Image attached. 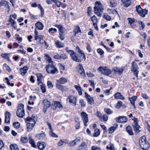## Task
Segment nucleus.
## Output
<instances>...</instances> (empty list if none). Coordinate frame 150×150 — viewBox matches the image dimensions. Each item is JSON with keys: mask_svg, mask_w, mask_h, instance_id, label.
Masks as SVG:
<instances>
[{"mask_svg": "<svg viewBox=\"0 0 150 150\" xmlns=\"http://www.w3.org/2000/svg\"><path fill=\"white\" fill-rule=\"evenodd\" d=\"M27 123V131H30L35 125L37 120V117L34 115H32L30 117H28L25 119Z\"/></svg>", "mask_w": 150, "mask_h": 150, "instance_id": "1", "label": "nucleus"}, {"mask_svg": "<svg viewBox=\"0 0 150 150\" xmlns=\"http://www.w3.org/2000/svg\"><path fill=\"white\" fill-rule=\"evenodd\" d=\"M139 144L141 147L144 150H147L149 147V144L146 140L145 136L141 137L139 140Z\"/></svg>", "mask_w": 150, "mask_h": 150, "instance_id": "2", "label": "nucleus"}, {"mask_svg": "<svg viewBox=\"0 0 150 150\" xmlns=\"http://www.w3.org/2000/svg\"><path fill=\"white\" fill-rule=\"evenodd\" d=\"M103 10L102 5L100 2L97 1L95 3L94 7V12L98 16L100 17L101 16V12Z\"/></svg>", "mask_w": 150, "mask_h": 150, "instance_id": "3", "label": "nucleus"}, {"mask_svg": "<svg viewBox=\"0 0 150 150\" xmlns=\"http://www.w3.org/2000/svg\"><path fill=\"white\" fill-rule=\"evenodd\" d=\"M46 71L48 73L54 74L58 72L57 69L53 65V62L49 63L46 66Z\"/></svg>", "mask_w": 150, "mask_h": 150, "instance_id": "4", "label": "nucleus"}, {"mask_svg": "<svg viewBox=\"0 0 150 150\" xmlns=\"http://www.w3.org/2000/svg\"><path fill=\"white\" fill-rule=\"evenodd\" d=\"M16 114L18 116L23 118L25 115V112L24 109V105L23 104H20L18 106Z\"/></svg>", "mask_w": 150, "mask_h": 150, "instance_id": "5", "label": "nucleus"}, {"mask_svg": "<svg viewBox=\"0 0 150 150\" xmlns=\"http://www.w3.org/2000/svg\"><path fill=\"white\" fill-rule=\"evenodd\" d=\"M98 70L100 71L102 74H104L107 76H108L111 74V71L107 67H100L97 69Z\"/></svg>", "mask_w": 150, "mask_h": 150, "instance_id": "6", "label": "nucleus"}, {"mask_svg": "<svg viewBox=\"0 0 150 150\" xmlns=\"http://www.w3.org/2000/svg\"><path fill=\"white\" fill-rule=\"evenodd\" d=\"M131 71L133 72L134 75L136 77H138V74L139 73L138 69L139 67L137 64L134 62H133L132 63Z\"/></svg>", "mask_w": 150, "mask_h": 150, "instance_id": "7", "label": "nucleus"}, {"mask_svg": "<svg viewBox=\"0 0 150 150\" xmlns=\"http://www.w3.org/2000/svg\"><path fill=\"white\" fill-rule=\"evenodd\" d=\"M132 119L134 121V123L132 125L134 130L136 133H138L140 132L139 128H140L138 124V120L135 117H134L133 118H132Z\"/></svg>", "mask_w": 150, "mask_h": 150, "instance_id": "8", "label": "nucleus"}, {"mask_svg": "<svg viewBox=\"0 0 150 150\" xmlns=\"http://www.w3.org/2000/svg\"><path fill=\"white\" fill-rule=\"evenodd\" d=\"M77 100V97L74 96H69L67 99V100L71 104L75 106L76 105V101Z\"/></svg>", "mask_w": 150, "mask_h": 150, "instance_id": "9", "label": "nucleus"}, {"mask_svg": "<svg viewBox=\"0 0 150 150\" xmlns=\"http://www.w3.org/2000/svg\"><path fill=\"white\" fill-rule=\"evenodd\" d=\"M42 103L44 105L43 111L44 113H45L47 111V109L50 107L51 104L50 102L47 99L43 100Z\"/></svg>", "mask_w": 150, "mask_h": 150, "instance_id": "10", "label": "nucleus"}, {"mask_svg": "<svg viewBox=\"0 0 150 150\" xmlns=\"http://www.w3.org/2000/svg\"><path fill=\"white\" fill-rule=\"evenodd\" d=\"M72 59L77 62H81V61L80 57L76 53L73 51L70 54Z\"/></svg>", "mask_w": 150, "mask_h": 150, "instance_id": "11", "label": "nucleus"}, {"mask_svg": "<svg viewBox=\"0 0 150 150\" xmlns=\"http://www.w3.org/2000/svg\"><path fill=\"white\" fill-rule=\"evenodd\" d=\"M82 119L83 122L85 126H87V123L88 122V115L85 112H82L81 113Z\"/></svg>", "mask_w": 150, "mask_h": 150, "instance_id": "12", "label": "nucleus"}, {"mask_svg": "<svg viewBox=\"0 0 150 150\" xmlns=\"http://www.w3.org/2000/svg\"><path fill=\"white\" fill-rule=\"evenodd\" d=\"M78 72L81 77L84 78L85 77L86 74L84 71L83 67L81 64H79L78 67Z\"/></svg>", "mask_w": 150, "mask_h": 150, "instance_id": "13", "label": "nucleus"}, {"mask_svg": "<svg viewBox=\"0 0 150 150\" xmlns=\"http://www.w3.org/2000/svg\"><path fill=\"white\" fill-rule=\"evenodd\" d=\"M85 97L87 99L88 103L91 105L94 103V100L93 97H91L90 96L85 92Z\"/></svg>", "mask_w": 150, "mask_h": 150, "instance_id": "14", "label": "nucleus"}, {"mask_svg": "<svg viewBox=\"0 0 150 150\" xmlns=\"http://www.w3.org/2000/svg\"><path fill=\"white\" fill-rule=\"evenodd\" d=\"M116 121L118 122H125L127 121V119L125 116H119L115 118Z\"/></svg>", "mask_w": 150, "mask_h": 150, "instance_id": "15", "label": "nucleus"}, {"mask_svg": "<svg viewBox=\"0 0 150 150\" xmlns=\"http://www.w3.org/2000/svg\"><path fill=\"white\" fill-rule=\"evenodd\" d=\"M11 114L9 112L6 111L5 113V119L4 122L6 123H10V118Z\"/></svg>", "mask_w": 150, "mask_h": 150, "instance_id": "16", "label": "nucleus"}, {"mask_svg": "<svg viewBox=\"0 0 150 150\" xmlns=\"http://www.w3.org/2000/svg\"><path fill=\"white\" fill-rule=\"evenodd\" d=\"M37 146L39 149L41 150H43L45 147L46 145L44 142H38Z\"/></svg>", "mask_w": 150, "mask_h": 150, "instance_id": "17", "label": "nucleus"}, {"mask_svg": "<svg viewBox=\"0 0 150 150\" xmlns=\"http://www.w3.org/2000/svg\"><path fill=\"white\" fill-rule=\"evenodd\" d=\"M2 6H4L6 8H8V11L10 10V7L8 5V2L6 1H1L0 2V7Z\"/></svg>", "mask_w": 150, "mask_h": 150, "instance_id": "18", "label": "nucleus"}, {"mask_svg": "<svg viewBox=\"0 0 150 150\" xmlns=\"http://www.w3.org/2000/svg\"><path fill=\"white\" fill-rule=\"evenodd\" d=\"M56 47L58 48L63 47L64 46V44L59 40L56 41L55 43Z\"/></svg>", "mask_w": 150, "mask_h": 150, "instance_id": "19", "label": "nucleus"}, {"mask_svg": "<svg viewBox=\"0 0 150 150\" xmlns=\"http://www.w3.org/2000/svg\"><path fill=\"white\" fill-rule=\"evenodd\" d=\"M8 21L11 25L14 28V29H16L17 28V25H16V22L11 17H10Z\"/></svg>", "mask_w": 150, "mask_h": 150, "instance_id": "20", "label": "nucleus"}, {"mask_svg": "<svg viewBox=\"0 0 150 150\" xmlns=\"http://www.w3.org/2000/svg\"><path fill=\"white\" fill-rule=\"evenodd\" d=\"M76 50L81 55V56L84 59H86L85 55L82 51L80 50L79 47L78 46H77L76 48Z\"/></svg>", "mask_w": 150, "mask_h": 150, "instance_id": "21", "label": "nucleus"}, {"mask_svg": "<svg viewBox=\"0 0 150 150\" xmlns=\"http://www.w3.org/2000/svg\"><path fill=\"white\" fill-rule=\"evenodd\" d=\"M115 98L117 99H120L121 100H123L125 99L124 98L119 92L116 93L114 95Z\"/></svg>", "mask_w": 150, "mask_h": 150, "instance_id": "22", "label": "nucleus"}, {"mask_svg": "<svg viewBox=\"0 0 150 150\" xmlns=\"http://www.w3.org/2000/svg\"><path fill=\"white\" fill-rule=\"evenodd\" d=\"M117 4V2L115 0H111L109 2V5L111 7H115Z\"/></svg>", "mask_w": 150, "mask_h": 150, "instance_id": "23", "label": "nucleus"}, {"mask_svg": "<svg viewBox=\"0 0 150 150\" xmlns=\"http://www.w3.org/2000/svg\"><path fill=\"white\" fill-rule=\"evenodd\" d=\"M54 106H55L54 108H53L54 109H56L57 108H60L63 107L60 102L57 101L54 102Z\"/></svg>", "mask_w": 150, "mask_h": 150, "instance_id": "24", "label": "nucleus"}, {"mask_svg": "<svg viewBox=\"0 0 150 150\" xmlns=\"http://www.w3.org/2000/svg\"><path fill=\"white\" fill-rule=\"evenodd\" d=\"M122 2L124 6L127 7L129 6L131 4L130 0H122Z\"/></svg>", "mask_w": 150, "mask_h": 150, "instance_id": "25", "label": "nucleus"}, {"mask_svg": "<svg viewBox=\"0 0 150 150\" xmlns=\"http://www.w3.org/2000/svg\"><path fill=\"white\" fill-rule=\"evenodd\" d=\"M28 68L26 67H24L23 68L20 69V74L22 76L24 75L27 72Z\"/></svg>", "mask_w": 150, "mask_h": 150, "instance_id": "26", "label": "nucleus"}, {"mask_svg": "<svg viewBox=\"0 0 150 150\" xmlns=\"http://www.w3.org/2000/svg\"><path fill=\"white\" fill-rule=\"evenodd\" d=\"M137 97L136 96H134L132 98H129V100H130L131 104L134 106V109H135V108L134 101H135V100L137 99Z\"/></svg>", "mask_w": 150, "mask_h": 150, "instance_id": "27", "label": "nucleus"}, {"mask_svg": "<svg viewBox=\"0 0 150 150\" xmlns=\"http://www.w3.org/2000/svg\"><path fill=\"white\" fill-rule=\"evenodd\" d=\"M74 87L76 90L78 91L79 94V95H81L82 94V89L80 86L79 85H75Z\"/></svg>", "mask_w": 150, "mask_h": 150, "instance_id": "28", "label": "nucleus"}, {"mask_svg": "<svg viewBox=\"0 0 150 150\" xmlns=\"http://www.w3.org/2000/svg\"><path fill=\"white\" fill-rule=\"evenodd\" d=\"M57 81L59 84H64L67 82V80L64 77H61L59 80H57Z\"/></svg>", "mask_w": 150, "mask_h": 150, "instance_id": "29", "label": "nucleus"}, {"mask_svg": "<svg viewBox=\"0 0 150 150\" xmlns=\"http://www.w3.org/2000/svg\"><path fill=\"white\" fill-rule=\"evenodd\" d=\"M36 137L39 139H43L45 138V135L44 133H42L36 134Z\"/></svg>", "mask_w": 150, "mask_h": 150, "instance_id": "30", "label": "nucleus"}, {"mask_svg": "<svg viewBox=\"0 0 150 150\" xmlns=\"http://www.w3.org/2000/svg\"><path fill=\"white\" fill-rule=\"evenodd\" d=\"M55 27L58 28L59 33L64 32V27L61 25L55 24L54 25Z\"/></svg>", "mask_w": 150, "mask_h": 150, "instance_id": "31", "label": "nucleus"}, {"mask_svg": "<svg viewBox=\"0 0 150 150\" xmlns=\"http://www.w3.org/2000/svg\"><path fill=\"white\" fill-rule=\"evenodd\" d=\"M10 148L11 150H19L17 145L15 144L10 145Z\"/></svg>", "mask_w": 150, "mask_h": 150, "instance_id": "32", "label": "nucleus"}, {"mask_svg": "<svg viewBox=\"0 0 150 150\" xmlns=\"http://www.w3.org/2000/svg\"><path fill=\"white\" fill-rule=\"evenodd\" d=\"M35 26L39 30L42 29L43 27L42 24L40 22H38L35 24Z\"/></svg>", "mask_w": 150, "mask_h": 150, "instance_id": "33", "label": "nucleus"}, {"mask_svg": "<svg viewBox=\"0 0 150 150\" xmlns=\"http://www.w3.org/2000/svg\"><path fill=\"white\" fill-rule=\"evenodd\" d=\"M88 146L86 142H82L79 147H80L81 149H84L87 148Z\"/></svg>", "mask_w": 150, "mask_h": 150, "instance_id": "34", "label": "nucleus"}, {"mask_svg": "<svg viewBox=\"0 0 150 150\" xmlns=\"http://www.w3.org/2000/svg\"><path fill=\"white\" fill-rule=\"evenodd\" d=\"M126 129L127 132L129 135H132L133 134L132 129L131 127L128 126L126 127Z\"/></svg>", "mask_w": 150, "mask_h": 150, "instance_id": "35", "label": "nucleus"}, {"mask_svg": "<svg viewBox=\"0 0 150 150\" xmlns=\"http://www.w3.org/2000/svg\"><path fill=\"white\" fill-rule=\"evenodd\" d=\"M142 14H141L142 15H139L140 16H141L142 17H144L146 14H147L148 10L146 9H142V11H140Z\"/></svg>", "mask_w": 150, "mask_h": 150, "instance_id": "36", "label": "nucleus"}, {"mask_svg": "<svg viewBox=\"0 0 150 150\" xmlns=\"http://www.w3.org/2000/svg\"><path fill=\"white\" fill-rule=\"evenodd\" d=\"M28 140L30 143L31 145V146L33 147H36V145L35 142L30 137H29Z\"/></svg>", "mask_w": 150, "mask_h": 150, "instance_id": "37", "label": "nucleus"}, {"mask_svg": "<svg viewBox=\"0 0 150 150\" xmlns=\"http://www.w3.org/2000/svg\"><path fill=\"white\" fill-rule=\"evenodd\" d=\"M81 30L79 26H76L74 30V32L75 33L74 36H76V34L77 33H81Z\"/></svg>", "mask_w": 150, "mask_h": 150, "instance_id": "38", "label": "nucleus"}, {"mask_svg": "<svg viewBox=\"0 0 150 150\" xmlns=\"http://www.w3.org/2000/svg\"><path fill=\"white\" fill-rule=\"evenodd\" d=\"M138 23L139 24L140 29L143 30L145 27V25L144 23L141 21H139Z\"/></svg>", "mask_w": 150, "mask_h": 150, "instance_id": "39", "label": "nucleus"}, {"mask_svg": "<svg viewBox=\"0 0 150 150\" xmlns=\"http://www.w3.org/2000/svg\"><path fill=\"white\" fill-rule=\"evenodd\" d=\"M136 11L138 13L139 15H142L141 14H142V13H141L140 11H142V9L141 8L140 5L136 6Z\"/></svg>", "mask_w": 150, "mask_h": 150, "instance_id": "40", "label": "nucleus"}, {"mask_svg": "<svg viewBox=\"0 0 150 150\" xmlns=\"http://www.w3.org/2000/svg\"><path fill=\"white\" fill-rule=\"evenodd\" d=\"M100 134V131L99 129H95L94 133L93 134L94 137H97Z\"/></svg>", "mask_w": 150, "mask_h": 150, "instance_id": "41", "label": "nucleus"}, {"mask_svg": "<svg viewBox=\"0 0 150 150\" xmlns=\"http://www.w3.org/2000/svg\"><path fill=\"white\" fill-rule=\"evenodd\" d=\"M116 127L112 126L109 128L108 129L109 133L112 134L115 130L116 129Z\"/></svg>", "mask_w": 150, "mask_h": 150, "instance_id": "42", "label": "nucleus"}, {"mask_svg": "<svg viewBox=\"0 0 150 150\" xmlns=\"http://www.w3.org/2000/svg\"><path fill=\"white\" fill-rule=\"evenodd\" d=\"M21 141L24 143H26L28 142L27 137H22L21 139Z\"/></svg>", "mask_w": 150, "mask_h": 150, "instance_id": "43", "label": "nucleus"}, {"mask_svg": "<svg viewBox=\"0 0 150 150\" xmlns=\"http://www.w3.org/2000/svg\"><path fill=\"white\" fill-rule=\"evenodd\" d=\"M59 37L62 40H63L64 39L65 35L64 32L59 33Z\"/></svg>", "mask_w": 150, "mask_h": 150, "instance_id": "44", "label": "nucleus"}, {"mask_svg": "<svg viewBox=\"0 0 150 150\" xmlns=\"http://www.w3.org/2000/svg\"><path fill=\"white\" fill-rule=\"evenodd\" d=\"M91 20L93 22V24H95V23H97V20L96 17L95 16H93L91 17Z\"/></svg>", "mask_w": 150, "mask_h": 150, "instance_id": "45", "label": "nucleus"}, {"mask_svg": "<svg viewBox=\"0 0 150 150\" xmlns=\"http://www.w3.org/2000/svg\"><path fill=\"white\" fill-rule=\"evenodd\" d=\"M40 86L42 93H45L46 92V86L44 84H41Z\"/></svg>", "mask_w": 150, "mask_h": 150, "instance_id": "46", "label": "nucleus"}, {"mask_svg": "<svg viewBox=\"0 0 150 150\" xmlns=\"http://www.w3.org/2000/svg\"><path fill=\"white\" fill-rule=\"evenodd\" d=\"M103 17L106 20L109 21L111 19V17L108 15L107 13H104Z\"/></svg>", "mask_w": 150, "mask_h": 150, "instance_id": "47", "label": "nucleus"}, {"mask_svg": "<svg viewBox=\"0 0 150 150\" xmlns=\"http://www.w3.org/2000/svg\"><path fill=\"white\" fill-rule=\"evenodd\" d=\"M57 31V30L56 28H51L49 29L48 32L51 34H53L54 33V32H56Z\"/></svg>", "mask_w": 150, "mask_h": 150, "instance_id": "48", "label": "nucleus"}, {"mask_svg": "<svg viewBox=\"0 0 150 150\" xmlns=\"http://www.w3.org/2000/svg\"><path fill=\"white\" fill-rule=\"evenodd\" d=\"M13 126L16 128H18L19 127L20 123L18 122H15L13 123Z\"/></svg>", "mask_w": 150, "mask_h": 150, "instance_id": "49", "label": "nucleus"}, {"mask_svg": "<svg viewBox=\"0 0 150 150\" xmlns=\"http://www.w3.org/2000/svg\"><path fill=\"white\" fill-rule=\"evenodd\" d=\"M122 102L121 101H118L116 106L117 108L119 109L122 106Z\"/></svg>", "mask_w": 150, "mask_h": 150, "instance_id": "50", "label": "nucleus"}, {"mask_svg": "<svg viewBox=\"0 0 150 150\" xmlns=\"http://www.w3.org/2000/svg\"><path fill=\"white\" fill-rule=\"evenodd\" d=\"M37 77V79H42L43 77L41 73H37L35 74Z\"/></svg>", "mask_w": 150, "mask_h": 150, "instance_id": "51", "label": "nucleus"}, {"mask_svg": "<svg viewBox=\"0 0 150 150\" xmlns=\"http://www.w3.org/2000/svg\"><path fill=\"white\" fill-rule=\"evenodd\" d=\"M38 36V32L35 29L34 31V40H37Z\"/></svg>", "mask_w": 150, "mask_h": 150, "instance_id": "52", "label": "nucleus"}, {"mask_svg": "<svg viewBox=\"0 0 150 150\" xmlns=\"http://www.w3.org/2000/svg\"><path fill=\"white\" fill-rule=\"evenodd\" d=\"M47 86L48 88H52L53 87V85L51 81H49L47 82Z\"/></svg>", "mask_w": 150, "mask_h": 150, "instance_id": "53", "label": "nucleus"}, {"mask_svg": "<svg viewBox=\"0 0 150 150\" xmlns=\"http://www.w3.org/2000/svg\"><path fill=\"white\" fill-rule=\"evenodd\" d=\"M97 52L100 55H102L104 54V51L102 49L100 48H98L97 49Z\"/></svg>", "mask_w": 150, "mask_h": 150, "instance_id": "54", "label": "nucleus"}, {"mask_svg": "<svg viewBox=\"0 0 150 150\" xmlns=\"http://www.w3.org/2000/svg\"><path fill=\"white\" fill-rule=\"evenodd\" d=\"M105 112L108 115L111 114L113 112L109 108H107L106 109H105Z\"/></svg>", "mask_w": 150, "mask_h": 150, "instance_id": "55", "label": "nucleus"}, {"mask_svg": "<svg viewBox=\"0 0 150 150\" xmlns=\"http://www.w3.org/2000/svg\"><path fill=\"white\" fill-rule=\"evenodd\" d=\"M49 134L52 137H58V136L57 135L52 132V130H50Z\"/></svg>", "mask_w": 150, "mask_h": 150, "instance_id": "56", "label": "nucleus"}, {"mask_svg": "<svg viewBox=\"0 0 150 150\" xmlns=\"http://www.w3.org/2000/svg\"><path fill=\"white\" fill-rule=\"evenodd\" d=\"M125 67L124 66L122 67L121 68H119L118 73L119 74H121L122 73L123 71L125 70Z\"/></svg>", "mask_w": 150, "mask_h": 150, "instance_id": "57", "label": "nucleus"}, {"mask_svg": "<svg viewBox=\"0 0 150 150\" xmlns=\"http://www.w3.org/2000/svg\"><path fill=\"white\" fill-rule=\"evenodd\" d=\"M60 59H64L67 58V56L64 53L61 54L60 55Z\"/></svg>", "mask_w": 150, "mask_h": 150, "instance_id": "58", "label": "nucleus"}, {"mask_svg": "<svg viewBox=\"0 0 150 150\" xmlns=\"http://www.w3.org/2000/svg\"><path fill=\"white\" fill-rule=\"evenodd\" d=\"M79 103L82 107H84L85 106V104L84 100L83 99L79 100Z\"/></svg>", "mask_w": 150, "mask_h": 150, "instance_id": "59", "label": "nucleus"}, {"mask_svg": "<svg viewBox=\"0 0 150 150\" xmlns=\"http://www.w3.org/2000/svg\"><path fill=\"white\" fill-rule=\"evenodd\" d=\"M53 57L56 59H60V55H59L57 53H55V55L53 56Z\"/></svg>", "mask_w": 150, "mask_h": 150, "instance_id": "60", "label": "nucleus"}, {"mask_svg": "<svg viewBox=\"0 0 150 150\" xmlns=\"http://www.w3.org/2000/svg\"><path fill=\"white\" fill-rule=\"evenodd\" d=\"M4 66L6 68V70L8 72H10L11 71V69L6 64H4Z\"/></svg>", "mask_w": 150, "mask_h": 150, "instance_id": "61", "label": "nucleus"}, {"mask_svg": "<svg viewBox=\"0 0 150 150\" xmlns=\"http://www.w3.org/2000/svg\"><path fill=\"white\" fill-rule=\"evenodd\" d=\"M127 19L128 20L129 23L131 25L134 22V20L133 18H128Z\"/></svg>", "mask_w": 150, "mask_h": 150, "instance_id": "62", "label": "nucleus"}, {"mask_svg": "<svg viewBox=\"0 0 150 150\" xmlns=\"http://www.w3.org/2000/svg\"><path fill=\"white\" fill-rule=\"evenodd\" d=\"M56 88L59 90H62L63 89L64 86L60 84H57L56 85Z\"/></svg>", "mask_w": 150, "mask_h": 150, "instance_id": "63", "label": "nucleus"}, {"mask_svg": "<svg viewBox=\"0 0 150 150\" xmlns=\"http://www.w3.org/2000/svg\"><path fill=\"white\" fill-rule=\"evenodd\" d=\"M45 56L47 58V60L48 61V62L50 63L51 62H53L52 61V59L49 55L47 54H45Z\"/></svg>", "mask_w": 150, "mask_h": 150, "instance_id": "64", "label": "nucleus"}]
</instances>
